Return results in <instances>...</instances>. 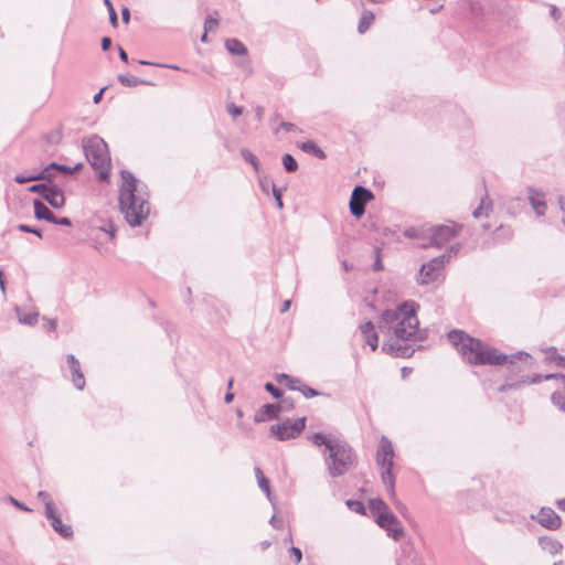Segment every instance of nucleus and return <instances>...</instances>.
<instances>
[{"label":"nucleus","mask_w":565,"mask_h":565,"mask_svg":"<svg viewBox=\"0 0 565 565\" xmlns=\"http://www.w3.org/2000/svg\"><path fill=\"white\" fill-rule=\"evenodd\" d=\"M544 380H555L559 387L555 390L551 396L552 403L562 412H565V375L564 374H546Z\"/></svg>","instance_id":"obj_13"},{"label":"nucleus","mask_w":565,"mask_h":565,"mask_svg":"<svg viewBox=\"0 0 565 565\" xmlns=\"http://www.w3.org/2000/svg\"><path fill=\"white\" fill-rule=\"evenodd\" d=\"M271 191H273V195L275 198V201H276V205L279 210H281L284 207V203H282V193H281V190L278 189L276 186L275 183L271 184Z\"/></svg>","instance_id":"obj_39"},{"label":"nucleus","mask_w":565,"mask_h":565,"mask_svg":"<svg viewBox=\"0 0 565 565\" xmlns=\"http://www.w3.org/2000/svg\"><path fill=\"white\" fill-rule=\"evenodd\" d=\"M38 498L44 503L45 509L50 505V508H55L54 502L51 499V495L46 491H39Z\"/></svg>","instance_id":"obj_40"},{"label":"nucleus","mask_w":565,"mask_h":565,"mask_svg":"<svg viewBox=\"0 0 565 565\" xmlns=\"http://www.w3.org/2000/svg\"><path fill=\"white\" fill-rule=\"evenodd\" d=\"M384 266L382 264V260L380 259V256L377 255L376 260L373 264V270L374 271H381L383 270Z\"/></svg>","instance_id":"obj_58"},{"label":"nucleus","mask_w":565,"mask_h":565,"mask_svg":"<svg viewBox=\"0 0 565 565\" xmlns=\"http://www.w3.org/2000/svg\"><path fill=\"white\" fill-rule=\"evenodd\" d=\"M217 25H218V21L214 18L209 17L205 19V22H204V31L205 32L214 31V30H216Z\"/></svg>","instance_id":"obj_44"},{"label":"nucleus","mask_w":565,"mask_h":565,"mask_svg":"<svg viewBox=\"0 0 565 565\" xmlns=\"http://www.w3.org/2000/svg\"><path fill=\"white\" fill-rule=\"evenodd\" d=\"M66 363H67V367L71 372L72 382H73L74 386L77 390L82 391L85 387L86 383H85L84 374L81 369L79 361L75 358V355L67 354Z\"/></svg>","instance_id":"obj_14"},{"label":"nucleus","mask_w":565,"mask_h":565,"mask_svg":"<svg viewBox=\"0 0 565 565\" xmlns=\"http://www.w3.org/2000/svg\"><path fill=\"white\" fill-rule=\"evenodd\" d=\"M254 470H255V476L257 478L258 487L266 494L267 499L271 502V504L275 505L273 498H271L268 479L264 476V473L259 467H256Z\"/></svg>","instance_id":"obj_25"},{"label":"nucleus","mask_w":565,"mask_h":565,"mask_svg":"<svg viewBox=\"0 0 565 565\" xmlns=\"http://www.w3.org/2000/svg\"><path fill=\"white\" fill-rule=\"evenodd\" d=\"M273 182L268 181V180H260L259 181V185L262 188V190L265 192V193H268L269 191V186H271Z\"/></svg>","instance_id":"obj_57"},{"label":"nucleus","mask_w":565,"mask_h":565,"mask_svg":"<svg viewBox=\"0 0 565 565\" xmlns=\"http://www.w3.org/2000/svg\"><path fill=\"white\" fill-rule=\"evenodd\" d=\"M345 504H347V507L351 511H353L355 513H359V514H365V507H364V504L361 501H359V500H348L345 502Z\"/></svg>","instance_id":"obj_36"},{"label":"nucleus","mask_w":565,"mask_h":565,"mask_svg":"<svg viewBox=\"0 0 565 565\" xmlns=\"http://www.w3.org/2000/svg\"><path fill=\"white\" fill-rule=\"evenodd\" d=\"M290 554L295 557V562L298 564L301 562L302 559V553L300 551V548L296 547V546H291L290 550H289Z\"/></svg>","instance_id":"obj_49"},{"label":"nucleus","mask_w":565,"mask_h":565,"mask_svg":"<svg viewBox=\"0 0 565 565\" xmlns=\"http://www.w3.org/2000/svg\"><path fill=\"white\" fill-rule=\"evenodd\" d=\"M298 391L301 392L306 398H311L321 395L320 392L305 384L300 385Z\"/></svg>","instance_id":"obj_38"},{"label":"nucleus","mask_w":565,"mask_h":565,"mask_svg":"<svg viewBox=\"0 0 565 565\" xmlns=\"http://www.w3.org/2000/svg\"><path fill=\"white\" fill-rule=\"evenodd\" d=\"M99 230L103 231L104 233H106L108 235L109 239H114L116 236V230L111 223H108V224L99 227Z\"/></svg>","instance_id":"obj_45"},{"label":"nucleus","mask_w":565,"mask_h":565,"mask_svg":"<svg viewBox=\"0 0 565 565\" xmlns=\"http://www.w3.org/2000/svg\"><path fill=\"white\" fill-rule=\"evenodd\" d=\"M299 148L303 152L311 154L318 159L323 160L327 158L326 152L313 140H307L305 142H301L299 145Z\"/></svg>","instance_id":"obj_23"},{"label":"nucleus","mask_w":565,"mask_h":565,"mask_svg":"<svg viewBox=\"0 0 565 565\" xmlns=\"http://www.w3.org/2000/svg\"><path fill=\"white\" fill-rule=\"evenodd\" d=\"M56 327H57V322L55 319L47 320V330L49 331H55Z\"/></svg>","instance_id":"obj_61"},{"label":"nucleus","mask_w":565,"mask_h":565,"mask_svg":"<svg viewBox=\"0 0 565 565\" xmlns=\"http://www.w3.org/2000/svg\"><path fill=\"white\" fill-rule=\"evenodd\" d=\"M281 411L282 406L279 404H265L255 413L254 420L255 423H264L277 419Z\"/></svg>","instance_id":"obj_16"},{"label":"nucleus","mask_w":565,"mask_h":565,"mask_svg":"<svg viewBox=\"0 0 565 565\" xmlns=\"http://www.w3.org/2000/svg\"><path fill=\"white\" fill-rule=\"evenodd\" d=\"M104 90H105V87H104V88H102L98 93H96V94L94 95V97H93V102H94V104H98V103L102 100V98H103V94H104Z\"/></svg>","instance_id":"obj_60"},{"label":"nucleus","mask_w":565,"mask_h":565,"mask_svg":"<svg viewBox=\"0 0 565 565\" xmlns=\"http://www.w3.org/2000/svg\"><path fill=\"white\" fill-rule=\"evenodd\" d=\"M121 19L122 21L127 24L129 23V20H130V11L127 7H124L121 9Z\"/></svg>","instance_id":"obj_55"},{"label":"nucleus","mask_w":565,"mask_h":565,"mask_svg":"<svg viewBox=\"0 0 565 565\" xmlns=\"http://www.w3.org/2000/svg\"><path fill=\"white\" fill-rule=\"evenodd\" d=\"M279 127L286 131H297L298 130V127L295 124L288 122V121H281Z\"/></svg>","instance_id":"obj_51"},{"label":"nucleus","mask_w":565,"mask_h":565,"mask_svg":"<svg viewBox=\"0 0 565 565\" xmlns=\"http://www.w3.org/2000/svg\"><path fill=\"white\" fill-rule=\"evenodd\" d=\"M278 404L282 406V411H287L294 407L292 402L288 397L282 398Z\"/></svg>","instance_id":"obj_54"},{"label":"nucleus","mask_w":565,"mask_h":565,"mask_svg":"<svg viewBox=\"0 0 565 565\" xmlns=\"http://www.w3.org/2000/svg\"><path fill=\"white\" fill-rule=\"evenodd\" d=\"M394 448L392 441L386 437L382 436L380 440L379 450L376 454V461L382 467L381 478L382 482L386 487V490L391 497L395 495V482L392 473L393 469Z\"/></svg>","instance_id":"obj_6"},{"label":"nucleus","mask_w":565,"mask_h":565,"mask_svg":"<svg viewBox=\"0 0 565 565\" xmlns=\"http://www.w3.org/2000/svg\"><path fill=\"white\" fill-rule=\"evenodd\" d=\"M53 224L63 225V226H71L72 221L68 217H56L55 222H52Z\"/></svg>","instance_id":"obj_53"},{"label":"nucleus","mask_w":565,"mask_h":565,"mask_svg":"<svg viewBox=\"0 0 565 565\" xmlns=\"http://www.w3.org/2000/svg\"><path fill=\"white\" fill-rule=\"evenodd\" d=\"M110 46H111V39L107 38V36L103 38L102 39V50L107 51L110 49Z\"/></svg>","instance_id":"obj_56"},{"label":"nucleus","mask_w":565,"mask_h":565,"mask_svg":"<svg viewBox=\"0 0 565 565\" xmlns=\"http://www.w3.org/2000/svg\"><path fill=\"white\" fill-rule=\"evenodd\" d=\"M34 216L38 220H44L50 223L55 222L54 213L40 200L33 201Z\"/></svg>","instance_id":"obj_20"},{"label":"nucleus","mask_w":565,"mask_h":565,"mask_svg":"<svg viewBox=\"0 0 565 565\" xmlns=\"http://www.w3.org/2000/svg\"><path fill=\"white\" fill-rule=\"evenodd\" d=\"M306 417L297 419H287L280 424L270 427V434L276 436L279 440L294 439L299 436L306 428Z\"/></svg>","instance_id":"obj_9"},{"label":"nucleus","mask_w":565,"mask_h":565,"mask_svg":"<svg viewBox=\"0 0 565 565\" xmlns=\"http://www.w3.org/2000/svg\"><path fill=\"white\" fill-rule=\"evenodd\" d=\"M241 154L245 161L249 162L253 166L255 171L259 170V162L257 158L248 149L243 148L241 150Z\"/></svg>","instance_id":"obj_33"},{"label":"nucleus","mask_w":565,"mask_h":565,"mask_svg":"<svg viewBox=\"0 0 565 565\" xmlns=\"http://www.w3.org/2000/svg\"><path fill=\"white\" fill-rule=\"evenodd\" d=\"M328 452L326 466L332 478L345 475L355 465V454L344 441H338Z\"/></svg>","instance_id":"obj_5"},{"label":"nucleus","mask_w":565,"mask_h":565,"mask_svg":"<svg viewBox=\"0 0 565 565\" xmlns=\"http://www.w3.org/2000/svg\"><path fill=\"white\" fill-rule=\"evenodd\" d=\"M550 12L554 20L559 18V11L555 6H551Z\"/></svg>","instance_id":"obj_62"},{"label":"nucleus","mask_w":565,"mask_h":565,"mask_svg":"<svg viewBox=\"0 0 565 565\" xmlns=\"http://www.w3.org/2000/svg\"><path fill=\"white\" fill-rule=\"evenodd\" d=\"M82 167H83L82 163H76L74 167H70V166L60 164L56 162H51L49 166H46L44 168V169H47V172H46L47 179H45V181L52 180V178L54 177V174L52 173L53 170L63 172L65 174H72V173L78 171Z\"/></svg>","instance_id":"obj_21"},{"label":"nucleus","mask_w":565,"mask_h":565,"mask_svg":"<svg viewBox=\"0 0 565 565\" xmlns=\"http://www.w3.org/2000/svg\"><path fill=\"white\" fill-rule=\"evenodd\" d=\"M118 81L121 85L126 87H136L138 85H153V83L150 81L141 79L128 74L118 75Z\"/></svg>","instance_id":"obj_26"},{"label":"nucleus","mask_w":565,"mask_h":565,"mask_svg":"<svg viewBox=\"0 0 565 565\" xmlns=\"http://www.w3.org/2000/svg\"><path fill=\"white\" fill-rule=\"evenodd\" d=\"M43 199L53 207L61 209L65 204V196L63 190L55 183L50 182Z\"/></svg>","instance_id":"obj_15"},{"label":"nucleus","mask_w":565,"mask_h":565,"mask_svg":"<svg viewBox=\"0 0 565 565\" xmlns=\"http://www.w3.org/2000/svg\"><path fill=\"white\" fill-rule=\"evenodd\" d=\"M539 543H540L541 548L551 555H557L563 550L562 543L552 537H547V536L540 537Z\"/></svg>","instance_id":"obj_22"},{"label":"nucleus","mask_w":565,"mask_h":565,"mask_svg":"<svg viewBox=\"0 0 565 565\" xmlns=\"http://www.w3.org/2000/svg\"><path fill=\"white\" fill-rule=\"evenodd\" d=\"M460 248H461L460 244L451 245L449 247V249L447 250V253L445 254V255H447L446 262H448L452 255H456Z\"/></svg>","instance_id":"obj_50"},{"label":"nucleus","mask_w":565,"mask_h":565,"mask_svg":"<svg viewBox=\"0 0 565 565\" xmlns=\"http://www.w3.org/2000/svg\"><path fill=\"white\" fill-rule=\"evenodd\" d=\"M18 230L20 232H23V233H32V234H35L36 236H39L40 238L42 237V233L40 230L35 228V227H32L30 225H26V224H20L18 225Z\"/></svg>","instance_id":"obj_43"},{"label":"nucleus","mask_w":565,"mask_h":565,"mask_svg":"<svg viewBox=\"0 0 565 565\" xmlns=\"http://www.w3.org/2000/svg\"><path fill=\"white\" fill-rule=\"evenodd\" d=\"M138 63L140 65H153V66L170 68V70H175V71L181 70L178 65H174V64H160V63H153V62L143 61V60L138 61Z\"/></svg>","instance_id":"obj_42"},{"label":"nucleus","mask_w":565,"mask_h":565,"mask_svg":"<svg viewBox=\"0 0 565 565\" xmlns=\"http://www.w3.org/2000/svg\"><path fill=\"white\" fill-rule=\"evenodd\" d=\"M45 516L51 522V526L55 532H57L62 537L68 539L73 535V529L71 525H65L62 523L61 516L56 510V508L45 509Z\"/></svg>","instance_id":"obj_12"},{"label":"nucleus","mask_w":565,"mask_h":565,"mask_svg":"<svg viewBox=\"0 0 565 565\" xmlns=\"http://www.w3.org/2000/svg\"><path fill=\"white\" fill-rule=\"evenodd\" d=\"M376 523L394 541H399L404 536L405 532L401 521L391 511L376 514Z\"/></svg>","instance_id":"obj_10"},{"label":"nucleus","mask_w":565,"mask_h":565,"mask_svg":"<svg viewBox=\"0 0 565 565\" xmlns=\"http://www.w3.org/2000/svg\"><path fill=\"white\" fill-rule=\"evenodd\" d=\"M227 111H228V114H230L231 116H233V117L235 118V117H238L239 115H242V113H243V108H242V107H239V106H236V105H234V104H230V105L227 106Z\"/></svg>","instance_id":"obj_46"},{"label":"nucleus","mask_w":565,"mask_h":565,"mask_svg":"<svg viewBox=\"0 0 565 565\" xmlns=\"http://www.w3.org/2000/svg\"><path fill=\"white\" fill-rule=\"evenodd\" d=\"M265 390L271 394L274 398L282 397V392L278 387H276L273 383L268 382L265 384Z\"/></svg>","instance_id":"obj_41"},{"label":"nucleus","mask_w":565,"mask_h":565,"mask_svg":"<svg viewBox=\"0 0 565 565\" xmlns=\"http://www.w3.org/2000/svg\"><path fill=\"white\" fill-rule=\"evenodd\" d=\"M85 157L100 180H107L110 172V156L103 138L93 136L83 140Z\"/></svg>","instance_id":"obj_4"},{"label":"nucleus","mask_w":565,"mask_h":565,"mask_svg":"<svg viewBox=\"0 0 565 565\" xmlns=\"http://www.w3.org/2000/svg\"><path fill=\"white\" fill-rule=\"evenodd\" d=\"M370 508L373 512L377 514L384 511H390L388 507L382 499H373L370 501Z\"/></svg>","instance_id":"obj_35"},{"label":"nucleus","mask_w":565,"mask_h":565,"mask_svg":"<svg viewBox=\"0 0 565 565\" xmlns=\"http://www.w3.org/2000/svg\"><path fill=\"white\" fill-rule=\"evenodd\" d=\"M290 306H291V301L290 300H285L282 302V305H281L280 312L285 313L286 311L289 310Z\"/></svg>","instance_id":"obj_63"},{"label":"nucleus","mask_w":565,"mask_h":565,"mask_svg":"<svg viewBox=\"0 0 565 565\" xmlns=\"http://www.w3.org/2000/svg\"><path fill=\"white\" fill-rule=\"evenodd\" d=\"M537 522L550 530H557L561 526V519L556 512L550 508H542L537 514Z\"/></svg>","instance_id":"obj_17"},{"label":"nucleus","mask_w":565,"mask_h":565,"mask_svg":"<svg viewBox=\"0 0 565 565\" xmlns=\"http://www.w3.org/2000/svg\"><path fill=\"white\" fill-rule=\"evenodd\" d=\"M8 500H9V502H10L11 504H13L15 508H18V509H20V510H22V511H26V512H30V511H31V509H29L24 503H22V502L18 501L17 499H14V498H13V497H11V495L9 497V499H8Z\"/></svg>","instance_id":"obj_48"},{"label":"nucleus","mask_w":565,"mask_h":565,"mask_svg":"<svg viewBox=\"0 0 565 565\" xmlns=\"http://www.w3.org/2000/svg\"><path fill=\"white\" fill-rule=\"evenodd\" d=\"M419 306L415 301H405L396 309L382 312L379 328L383 333H392L395 339L385 341L382 350L396 358H409L414 353L408 344L404 342H422L427 338L426 331L418 328L419 321L417 310Z\"/></svg>","instance_id":"obj_1"},{"label":"nucleus","mask_w":565,"mask_h":565,"mask_svg":"<svg viewBox=\"0 0 565 565\" xmlns=\"http://www.w3.org/2000/svg\"><path fill=\"white\" fill-rule=\"evenodd\" d=\"M446 258L447 255H440L423 264L417 275V282L419 285H429L441 281L444 279Z\"/></svg>","instance_id":"obj_8"},{"label":"nucleus","mask_w":565,"mask_h":565,"mask_svg":"<svg viewBox=\"0 0 565 565\" xmlns=\"http://www.w3.org/2000/svg\"><path fill=\"white\" fill-rule=\"evenodd\" d=\"M462 225L450 223L445 225L429 226L424 230L425 235L429 238V243L423 244L424 247L435 246L443 247L450 239L459 234Z\"/></svg>","instance_id":"obj_7"},{"label":"nucleus","mask_w":565,"mask_h":565,"mask_svg":"<svg viewBox=\"0 0 565 565\" xmlns=\"http://www.w3.org/2000/svg\"><path fill=\"white\" fill-rule=\"evenodd\" d=\"M46 172H47V169H43L36 174H30V175L17 174L14 177V181L19 184H24L28 182L40 181V180L45 181V179H47Z\"/></svg>","instance_id":"obj_29"},{"label":"nucleus","mask_w":565,"mask_h":565,"mask_svg":"<svg viewBox=\"0 0 565 565\" xmlns=\"http://www.w3.org/2000/svg\"><path fill=\"white\" fill-rule=\"evenodd\" d=\"M374 198L371 190L356 185L351 194L350 199V212L356 218H360L365 212V205L369 201Z\"/></svg>","instance_id":"obj_11"},{"label":"nucleus","mask_w":565,"mask_h":565,"mask_svg":"<svg viewBox=\"0 0 565 565\" xmlns=\"http://www.w3.org/2000/svg\"><path fill=\"white\" fill-rule=\"evenodd\" d=\"M15 312L21 324L35 326L38 323L39 312L22 313L19 307L15 308Z\"/></svg>","instance_id":"obj_30"},{"label":"nucleus","mask_w":565,"mask_h":565,"mask_svg":"<svg viewBox=\"0 0 565 565\" xmlns=\"http://www.w3.org/2000/svg\"><path fill=\"white\" fill-rule=\"evenodd\" d=\"M374 19H375V17L372 11L364 10L361 14L359 25H358L359 33L360 34L365 33L367 31V29L371 26V24L373 23Z\"/></svg>","instance_id":"obj_28"},{"label":"nucleus","mask_w":565,"mask_h":565,"mask_svg":"<svg viewBox=\"0 0 565 565\" xmlns=\"http://www.w3.org/2000/svg\"><path fill=\"white\" fill-rule=\"evenodd\" d=\"M300 383V380L295 379L289 375V380H286L285 385L292 391H298L299 386L297 384Z\"/></svg>","instance_id":"obj_47"},{"label":"nucleus","mask_w":565,"mask_h":565,"mask_svg":"<svg viewBox=\"0 0 565 565\" xmlns=\"http://www.w3.org/2000/svg\"><path fill=\"white\" fill-rule=\"evenodd\" d=\"M529 202L537 216H543L546 213L547 205L545 195L542 191L534 188L529 189Z\"/></svg>","instance_id":"obj_18"},{"label":"nucleus","mask_w":565,"mask_h":565,"mask_svg":"<svg viewBox=\"0 0 565 565\" xmlns=\"http://www.w3.org/2000/svg\"><path fill=\"white\" fill-rule=\"evenodd\" d=\"M225 47L232 55H246L247 54V47L237 39L226 40Z\"/></svg>","instance_id":"obj_27"},{"label":"nucleus","mask_w":565,"mask_h":565,"mask_svg":"<svg viewBox=\"0 0 565 565\" xmlns=\"http://www.w3.org/2000/svg\"><path fill=\"white\" fill-rule=\"evenodd\" d=\"M120 175V211L130 226H140L150 213L149 193L147 191V185L141 183L131 172L127 170H121Z\"/></svg>","instance_id":"obj_3"},{"label":"nucleus","mask_w":565,"mask_h":565,"mask_svg":"<svg viewBox=\"0 0 565 565\" xmlns=\"http://www.w3.org/2000/svg\"><path fill=\"white\" fill-rule=\"evenodd\" d=\"M449 342L457 349L463 360L475 365H502L513 364L516 359L530 355L524 351L507 355L499 353L498 350L486 345L482 341L475 339L461 330H452L448 333Z\"/></svg>","instance_id":"obj_2"},{"label":"nucleus","mask_w":565,"mask_h":565,"mask_svg":"<svg viewBox=\"0 0 565 565\" xmlns=\"http://www.w3.org/2000/svg\"><path fill=\"white\" fill-rule=\"evenodd\" d=\"M118 51H119L120 60L122 62L127 63L128 62V54H127V52L121 46L118 47Z\"/></svg>","instance_id":"obj_59"},{"label":"nucleus","mask_w":565,"mask_h":565,"mask_svg":"<svg viewBox=\"0 0 565 565\" xmlns=\"http://www.w3.org/2000/svg\"><path fill=\"white\" fill-rule=\"evenodd\" d=\"M269 523L271 524L273 527L275 529H281L282 525H284V520L280 519V518H277L276 515H273Z\"/></svg>","instance_id":"obj_52"},{"label":"nucleus","mask_w":565,"mask_h":565,"mask_svg":"<svg viewBox=\"0 0 565 565\" xmlns=\"http://www.w3.org/2000/svg\"><path fill=\"white\" fill-rule=\"evenodd\" d=\"M50 182H52V180L43 182V183L33 184L29 188V191L31 193H38L43 198L47 188L50 186Z\"/></svg>","instance_id":"obj_37"},{"label":"nucleus","mask_w":565,"mask_h":565,"mask_svg":"<svg viewBox=\"0 0 565 565\" xmlns=\"http://www.w3.org/2000/svg\"><path fill=\"white\" fill-rule=\"evenodd\" d=\"M281 161H282V166L287 172L291 173V172H295L298 170V163L291 154H289V153L284 154Z\"/></svg>","instance_id":"obj_32"},{"label":"nucleus","mask_w":565,"mask_h":565,"mask_svg":"<svg viewBox=\"0 0 565 565\" xmlns=\"http://www.w3.org/2000/svg\"><path fill=\"white\" fill-rule=\"evenodd\" d=\"M311 441L316 445V446H324L326 450L329 451L333 446L334 444H337L338 441H340V439H337V438H329L327 437L326 435H323L322 433H315L311 437H310Z\"/></svg>","instance_id":"obj_24"},{"label":"nucleus","mask_w":565,"mask_h":565,"mask_svg":"<svg viewBox=\"0 0 565 565\" xmlns=\"http://www.w3.org/2000/svg\"><path fill=\"white\" fill-rule=\"evenodd\" d=\"M360 332L363 337L364 343L370 345L372 351L379 347V335L375 331V326L372 321H366L360 326Z\"/></svg>","instance_id":"obj_19"},{"label":"nucleus","mask_w":565,"mask_h":565,"mask_svg":"<svg viewBox=\"0 0 565 565\" xmlns=\"http://www.w3.org/2000/svg\"><path fill=\"white\" fill-rule=\"evenodd\" d=\"M558 204H559V207L563 212H565V196H559L558 198Z\"/></svg>","instance_id":"obj_64"},{"label":"nucleus","mask_w":565,"mask_h":565,"mask_svg":"<svg viewBox=\"0 0 565 565\" xmlns=\"http://www.w3.org/2000/svg\"><path fill=\"white\" fill-rule=\"evenodd\" d=\"M104 4L107 8L109 14L110 24L116 28L118 25V15L110 0H104Z\"/></svg>","instance_id":"obj_34"},{"label":"nucleus","mask_w":565,"mask_h":565,"mask_svg":"<svg viewBox=\"0 0 565 565\" xmlns=\"http://www.w3.org/2000/svg\"><path fill=\"white\" fill-rule=\"evenodd\" d=\"M491 207H492V203L489 200V198L486 195L484 198L481 199L480 205L472 212V216L475 218H479L482 215L488 216V213L491 210Z\"/></svg>","instance_id":"obj_31"}]
</instances>
